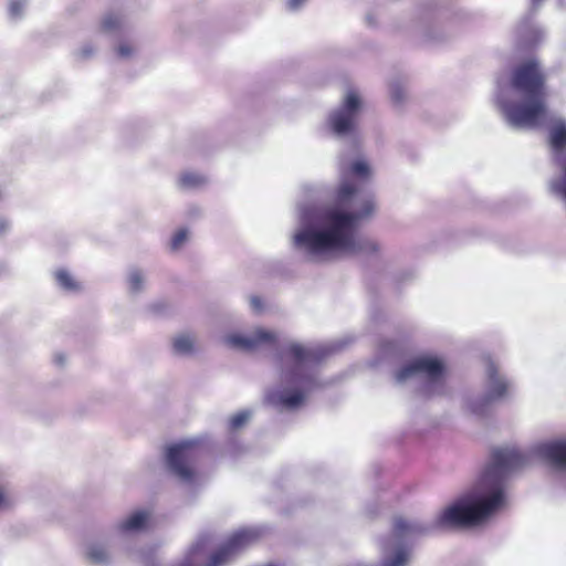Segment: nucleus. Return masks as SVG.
I'll use <instances>...</instances> for the list:
<instances>
[{"instance_id": "1", "label": "nucleus", "mask_w": 566, "mask_h": 566, "mask_svg": "<svg viewBox=\"0 0 566 566\" xmlns=\"http://www.w3.org/2000/svg\"><path fill=\"white\" fill-rule=\"evenodd\" d=\"M532 454L538 457L553 471L566 474V439H554L534 446L531 451L516 447L496 448L491 453L478 481L467 494L442 510L431 524L419 520H394L395 556H384V566H406L405 544L433 528H463L476 526L504 507L510 478L531 463Z\"/></svg>"}, {"instance_id": "2", "label": "nucleus", "mask_w": 566, "mask_h": 566, "mask_svg": "<svg viewBox=\"0 0 566 566\" xmlns=\"http://www.w3.org/2000/svg\"><path fill=\"white\" fill-rule=\"evenodd\" d=\"M374 195L359 181L343 176L333 205H298V224L292 245L310 261L331 255H378L379 242L357 234L359 222L373 216Z\"/></svg>"}, {"instance_id": "3", "label": "nucleus", "mask_w": 566, "mask_h": 566, "mask_svg": "<svg viewBox=\"0 0 566 566\" xmlns=\"http://www.w3.org/2000/svg\"><path fill=\"white\" fill-rule=\"evenodd\" d=\"M333 350L322 345L284 344L277 352L279 381L268 390L266 402L279 411L300 408L306 395L322 386L318 366Z\"/></svg>"}, {"instance_id": "4", "label": "nucleus", "mask_w": 566, "mask_h": 566, "mask_svg": "<svg viewBox=\"0 0 566 566\" xmlns=\"http://www.w3.org/2000/svg\"><path fill=\"white\" fill-rule=\"evenodd\" d=\"M546 76L535 59L515 66L510 78L496 80V103L509 126L536 128L547 114L545 103Z\"/></svg>"}, {"instance_id": "5", "label": "nucleus", "mask_w": 566, "mask_h": 566, "mask_svg": "<svg viewBox=\"0 0 566 566\" xmlns=\"http://www.w3.org/2000/svg\"><path fill=\"white\" fill-rule=\"evenodd\" d=\"M397 385H410L427 397L442 395L446 390L444 361L433 355L412 358L395 373Z\"/></svg>"}, {"instance_id": "6", "label": "nucleus", "mask_w": 566, "mask_h": 566, "mask_svg": "<svg viewBox=\"0 0 566 566\" xmlns=\"http://www.w3.org/2000/svg\"><path fill=\"white\" fill-rule=\"evenodd\" d=\"M201 454V447L196 439L182 440L167 447L165 465L168 473L186 485L196 481L195 463Z\"/></svg>"}, {"instance_id": "7", "label": "nucleus", "mask_w": 566, "mask_h": 566, "mask_svg": "<svg viewBox=\"0 0 566 566\" xmlns=\"http://www.w3.org/2000/svg\"><path fill=\"white\" fill-rule=\"evenodd\" d=\"M511 388V382L501 373L500 367L492 359H488L485 367V392L478 397H468L465 408L476 417L489 413L491 406L505 398Z\"/></svg>"}, {"instance_id": "8", "label": "nucleus", "mask_w": 566, "mask_h": 566, "mask_svg": "<svg viewBox=\"0 0 566 566\" xmlns=\"http://www.w3.org/2000/svg\"><path fill=\"white\" fill-rule=\"evenodd\" d=\"M361 109L363 103L358 94L348 91L342 103L329 112L327 127L338 138H356Z\"/></svg>"}, {"instance_id": "9", "label": "nucleus", "mask_w": 566, "mask_h": 566, "mask_svg": "<svg viewBox=\"0 0 566 566\" xmlns=\"http://www.w3.org/2000/svg\"><path fill=\"white\" fill-rule=\"evenodd\" d=\"M276 334L263 328H256L250 334L233 333L224 336V344L233 349L252 352L276 342Z\"/></svg>"}, {"instance_id": "10", "label": "nucleus", "mask_w": 566, "mask_h": 566, "mask_svg": "<svg viewBox=\"0 0 566 566\" xmlns=\"http://www.w3.org/2000/svg\"><path fill=\"white\" fill-rule=\"evenodd\" d=\"M259 536L253 528L235 532L210 558L209 566H222Z\"/></svg>"}, {"instance_id": "11", "label": "nucleus", "mask_w": 566, "mask_h": 566, "mask_svg": "<svg viewBox=\"0 0 566 566\" xmlns=\"http://www.w3.org/2000/svg\"><path fill=\"white\" fill-rule=\"evenodd\" d=\"M83 557L91 566H112L116 556L108 536L96 537L84 545Z\"/></svg>"}, {"instance_id": "12", "label": "nucleus", "mask_w": 566, "mask_h": 566, "mask_svg": "<svg viewBox=\"0 0 566 566\" xmlns=\"http://www.w3.org/2000/svg\"><path fill=\"white\" fill-rule=\"evenodd\" d=\"M151 514L147 510L134 511L118 520L113 530L120 536L128 537L145 532L150 523Z\"/></svg>"}, {"instance_id": "13", "label": "nucleus", "mask_w": 566, "mask_h": 566, "mask_svg": "<svg viewBox=\"0 0 566 566\" xmlns=\"http://www.w3.org/2000/svg\"><path fill=\"white\" fill-rule=\"evenodd\" d=\"M542 35V31L533 23L530 15L523 18L516 28V39L521 48L537 44Z\"/></svg>"}, {"instance_id": "14", "label": "nucleus", "mask_w": 566, "mask_h": 566, "mask_svg": "<svg viewBox=\"0 0 566 566\" xmlns=\"http://www.w3.org/2000/svg\"><path fill=\"white\" fill-rule=\"evenodd\" d=\"M549 122V144L557 153H563L566 148V119L552 115Z\"/></svg>"}, {"instance_id": "15", "label": "nucleus", "mask_w": 566, "mask_h": 566, "mask_svg": "<svg viewBox=\"0 0 566 566\" xmlns=\"http://www.w3.org/2000/svg\"><path fill=\"white\" fill-rule=\"evenodd\" d=\"M172 352L178 356H189L193 353L195 336L189 333L176 335L171 340Z\"/></svg>"}, {"instance_id": "16", "label": "nucleus", "mask_w": 566, "mask_h": 566, "mask_svg": "<svg viewBox=\"0 0 566 566\" xmlns=\"http://www.w3.org/2000/svg\"><path fill=\"white\" fill-rule=\"evenodd\" d=\"M127 289L130 295H137L146 289V274L139 268H130L127 273Z\"/></svg>"}, {"instance_id": "17", "label": "nucleus", "mask_w": 566, "mask_h": 566, "mask_svg": "<svg viewBox=\"0 0 566 566\" xmlns=\"http://www.w3.org/2000/svg\"><path fill=\"white\" fill-rule=\"evenodd\" d=\"M54 280L56 285L65 292L73 293L81 290V284L65 269L56 270L54 272Z\"/></svg>"}, {"instance_id": "18", "label": "nucleus", "mask_w": 566, "mask_h": 566, "mask_svg": "<svg viewBox=\"0 0 566 566\" xmlns=\"http://www.w3.org/2000/svg\"><path fill=\"white\" fill-rule=\"evenodd\" d=\"M389 95L394 104L402 105L407 98L406 80L397 76L389 81Z\"/></svg>"}, {"instance_id": "19", "label": "nucleus", "mask_w": 566, "mask_h": 566, "mask_svg": "<svg viewBox=\"0 0 566 566\" xmlns=\"http://www.w3.org/2000/svg\"><path fill=\"white\" fill-rule=\"evenodd\" d=\"M17 503L12 490L0 479V512L11 510Z\"/></svg>"}, {"instance_id": "20", "label": "nucleus", "mask_w": 566, "mask_h": 566, "mask_svg": "<svg viewBox=\"0 0 566 566\" xmlns=\"http://www.w3.org/2000/svg\"><path fill=\"white\" fill-rule=\"evenodd\" d=\"M180 186L186 189H193L206 184V178L197 172H184L179 178Z\"/></svg>"}, {"instance_id": "21", "label": "nucleus", "mask_w": 566, "mask_h": 566, "mask_svg": "<svg viewBox=\"0 0 566 566\" xmlns=\"http://www.w3.org/2000/svg\"><path fill=\"white\" fill-rule=\"evenodd\" d=\"M252 412L250 410H242L233 415L229 420V428L231 431H237L243 428L251 419Z\"/></svg>"}, {"instance_id": "22", "label": "nucleus", "mask_w": 566, "mask_h": 566, "mask_svg": "<svg viewBox=\"0 0 566 566\" xmlns=\"http://www.w3.org/2000/svg\"><path fill=\"white\" fill-rule=\"evenodd\" d=\"M123 19L118 13L109 12L102 20V28L104 31L114 32L120 29Z\"/></svg>"}, {"instance_id": "23", "label": "nucleus", "mask_w": 566, "mask_h": 566, "mask_svg": "<svg viewBox=\"0 0 566 566\" xmlns=\"http://www.w3.org/2000/svg\"><path fill=\"white\" fill-rule=\"evenodd\" d=\"M349 171L353 175V177L360 180L367 179L370 174L368 165L361 160L354 161L350 165Z\"/></svg>"}, {"instance_id": "24", "label": "nucleus", "mask_w": 566, "mask_h": 566, "mask_svg": "<svg viewBox=\"0 0 566 566\" xmlns=\"http://www.w3.org/2000/svg\"><path fill=\"white\" fill-rule=\"evenodd\" d=\"M28 0H10L9 15L12 20L21 19L27 8Z\"/></svg>"}, {"instance_id": "25", "label": "nucleus", "mask_w": 566, "mask_h": 566, "mask_svg": "<svg viewBox=\"0 0 566 566\" xmlns=\"http://www.w3.org/2000/svg\"><path fill=\"white\" fill-rule=\"evenodd\" d=\"M188 240V231L186 229L178 230L170 240V249L172 251L180 250Z\"/></svg>"}, {"instance_id": "26", "label": "nucleus", "mask_w": 566, "mask_h": 566, "mask_svg": "<svg viewBox=\"0 0 566 566\" xmlns=\"http://www.w3.org/2000/svg\"><path fill=\"white\" fill-rule=\"evenodd\" d=\"M302 191L306 199H318L322 198L323 189L315 185H304Z\"/></svg>"}, {"instance_id": "27", "label": "nucleus", "mask_w": 566, "mask_h": 566, "mask_svg": "<svg viewBox=\"0 0 566 566\" xmlns=\"http://www.w3.org/2000/svg\"><path fill=\"white\" fill-rule=\"evenodd\" d=\"M249 306L254 314H262L264 311L263 300L258 295L249 296Z\"/></svg>"}, {"instance_id": "28", "label": "nucleus", "mask_w": 566, "mask_h": 566, "mask_svg": "<svg viewBox=\"0 0 566 566\" xmlns=\"http://www.w3.org/2000/svg\"><path fill=\"white\" fill-rule=\"evenodd\" d=\"M210 537L209 535H201L198 537L196 543H193L190 547V555L195 556L196 554L200 553L205 549L206 545L208 544Z\"/></svg>"}, {"instance_id": "29", "label": "nucleus", "mask_w": 566, "mask_h": 566, "mask_svg": "<svg viewBox=\"0 0 566 566\" xmlns=\"http://www.w3.org/2000/svg\"><path fill=\"white\" fill-rule=\"evenodd\" d=\"M95 52L94 46L91 43H85L81 49L77 50L76 57L81 61L88 60Z\"/></svg>"}, {"instance_id": "30", "label": "nucleus", "mask_w": 566, "mask_h": 566, "mask_svg": "<svg viewBox=\"0 0 566 566\" xmlns=\"http://www.w3.org/2000/svg\"><path fill=\"white\" fill-rule=\"evenodd\" d=\"M134 52V48L126 42L119 43L116 49L117 55L122 59H129L130 56H133Z\"/></svg>"}, {"instance_id": "31", "label": "nucleus", "mask_w": 566, "mask_h": 566, "mask_svg": "<svg viewBox=\"0 0 566 566\" xmlns=\"http://www.w3.org/2000/svg\"><path fill=\"white\" fill-rule=\"evenodd\" d=\"M424 38L430 42H439L443 39L442 33L433 28H429L424 31Z\"/></svg>"}, {"instance_id": "32", "label": "nucleus", "mask_w": 566, "mask_h": 566, "mask_svg": "<svg viewBox=\"0 0 566 566\" xmlns=\"http://www.w3.org/2000/svg\"><path fill=\"white\" fill-rule=\"evenodd\" d=\"M305 0H287V8L292 11L298 10Z\"/></svg>"}, {"instance_id": "33", "label": "nucleus", "mask_w": 566, "mask_h": 566, "mask_svg": "<svg viewBox=\"0 0 566 566\" xmlns=\"http://www.w3.org/2000/svg\"><path fill=\"white\" fill-rule=\"evenodd\" d=\"M10 228V222L6 219H0V235L4 234Z\"/></svg>"}, {"instance_id": "34", "label": "nucleus", "mask_w": 566, "mask_h": 566, "mask_svg": "<svg viewBox=\"0 0 566 566\" xmlns=\"http://www.w3.org/2000/svg\"><path fill=\"white\" fill-rule=\"evenodd\" d=\"M66 357L64 354H55L54 355V363L59 366H63L65 364Z\"/></svg>"}, {"instance_id": "35", "label": "nucleus", "mask_w": 566, "mask_h": 566, "mask_svg": "<svg viewBox=\"0 0 566 566\" xmlns=\"http://www.w3.org/2000/svg\"><path fill=\"white\" fill-rule=\"evenodd\" d=\"M166 307V304L164 303H155L150 305V308L155 313H160Z\"/></svg>"}, {"instance_id": "36", "label": "nucleus", "mask_w": 566, "mask_h": 566, "mask_svg": "<svg viewBox=\"0 0 566 566\" xmlns=\"http://www.w3.org/2000/svg\"><path fill=\"white\" fill-rule=\"evenodd\" d=\"M531 2H532V8L536 9L538 6H541L543 0H531Z\"/></svg>"}, {"instance_id": "37", "label": "nucleus", "mask_w": 566, "mask_h": 566, "mask_svg": "<svg viewBox=\"0 0 566 566\" xmlns=\"http://www.w3.org/2000/svg\"><path fill=\"white\" fill-rule=\"evenodd\" d=\"M366 20H367V23L369 25H375L376 24L374 18L370 14L367 15Z\"/></svg>"}]
</instances>
